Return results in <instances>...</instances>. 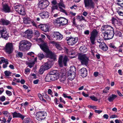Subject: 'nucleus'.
<instances>
[{
  "mask_svg": "<svg viewBox=\"0 0 123 123\" xmlns=\"http://www.w3.org/2000/svg\"><path fill=\"white\" fill-rule=\"evenodd\" d=\"M12 119V116L11 115L9 116L8 117V119L7 121V122H7L8 123H10Z\"/></svg>",
  "mask_w": 123,
  "mask_h": 123,
  "instance_id": "nucleus-55",
  "label": "nucleus"
},
{
  "mask_svg": "<svg viewBox=\"0 0 123 123\" xmlns=\"http://www.w3.org/2000/svg\"><path fill=\"white\" fill-rule=\"evenodd\" d=\"M25 33L26 35L28 38L30 39L32 37V31L27 30L25 31Z\"/></svg>",
  "mask_w": 123,
  "mask_h": 123,
  "instance_id": "nucleus-24",
  "label": "nucleus"
},
{
  "mask_svg": "<svg viewBox=\"0 0 123 123\" xmlns=\"http://www.w3.org/2000/svg\"><path fill=\"white\" fill-rule=\"evenodd\" d=\"M2 10L6 13H9L11 11V7L7 4H5L2 6Z\"/></svg>",
  "mask_w": 123,
  "mask_h": 123,
  "instance_id": "nucleus-16",
  "label": "nucleus"
},
{
  "mask_svg": "<svg viewBox=\"0 0 123 123\" xmlns=\"http://www.w3.org/2000/svg\"><path fill=\"white\" fill-rule=\"evenodd\" d=\"M0 36L1 38L2 37L6 40L8 37V35L5 28L3 27L0 26Z\"/></svg>",
  "mask_w": 123,
  "mask_h": 123,
  "instance_id": "nucleus-10",
  "label": "nucleus"
},
{
  "mask_svg": "<svg viewBox=\"0 0 123 123\" xmlns=\"http://www.w3.org/2000/svg\"><path fill=\"white\" fill-rule=\"evenodd\" d=\"M102 30L104 31L103 33L104 38L105 40L112 39L113 37L114 33L113 28L111 26L107 25H103L102 26Z\"/></svg>",
  "mask_w": 123,
  "mask_h": 123,
  "instance_id": "nucleus-1",
  "label": "nucleus"
},
{
  "mask_svg": "<svg viewBox=\"0 0 123 123\" xmlns=\"http://www.w3.org/2000/svg\"><path fill=\"white\" fill-rule=\"evenodd\" d=\"M30 69L29 68H27L25 69V73L26 74H27L30 73Z\"/></svg>",
  "mask_w": 123,
  "mask_h": 123,
  "instance_id": "nucleus-51",
  "label": "nucleus"
},
{
  "mask_svg": "<svg viewBox=\"0 0 123 123\" xmlns=\"http://www.w3.org/2000/svg\"><path fill=\"white\" fill-rule=\"evenodd\" d=\"M76 71V69L74 66L70 67L67 73L68 77L70 80H72L74 79L75 77Z\"/></svg>",
  "mask_w": 123,
  "mask_h": 123,
  "instance_id": "nucleus-4",
  "label": "nucleus"
},
{
  "mask_svg": "<svg viewBox=\"0 0 123 123\" xmlns=\"http://www.w3.org/2000/svg\"><path fill=\"white\" fill-rule=\"evenodd\" d=\"M67 43L69 45H72L75 44L78 41V38L77 37H74L71 36L68 37L66 38Z\"/></svg>",
  "mask_w": 123,
  "mask_h": 123,
  "instance_id": "nucleus-9",
  "label": "nucleus"
},
{
  "mask_svg": "<svg viewBox=\"0 0 123 123\" xmlns=\"http://www.w3.org/2000/svg\"><path fill=\"white\" fill-rule=\"evenodd\" d=\"M82 94L84 96L86 97H87L89 96V95L88 94H86L84 92H82Z\"/></svg>",
  "mask_w": 123,
  "mask_h": 123,
  "instance_id": "nucleus-63",
  "label": "nucleus"
},
{
  "mask_svg": "<svg viewBox=\"0 0 123 123\" xmlns=\"http://www.w3.org/2000/svg\"><path fill=\"white\" fill-rule=\"evenodd\" d=\"M69 61V59L68 57L65 55L63 57L62 55H60L58 62L60 67H62L64 65L65 66H67L68 61Z\"/></svg>",
  "mask_w": 123,
  "mask_h": 123,
  "instance_id": "nucleus-6",
  "label": "nucleus"
},
{
  "mask_svg": "<svg viewBox=\"0 0 123 123\" xmlns=\"http://www.w3.org/2000/svg\"><path fill=\"white\" fill-rule=\"evenodd\" d=\"M56 71L53 70L50 71L48 74L51 75H52V76H53L54 75H56Z\"/></svg>",
  "mask_w": 123,
  "mask_h": 123,
  "instance_id": "nucleus-37",
  "label": "nucleus"
},
{
  "mask_svg": "<svg viewBox=\"0 0 123 123\" xmlns=\"http://www.w3.org/2000/svg\"><path fill=\"white\" fill-rule=\"evenodd\" d=\"M85 7L87 9L94 8V3L92 0H84Z\"/></svg>",
  "mask_w": 123,
  "mask_h": 123,
  "instance_id": "nucleus-11",
  "label": "nucleus"
},
{
  "mask_svg": "<svg viewBox=\"0 0 123 123\" xmlns=\"http://www.w3.org/2000/svg\"><path fill=\"white\" fill-rule=\"evenodd\" d=\"M77 19L79 20L80 21H81L82 20H85V18L82 16H77Z\"/></svg>",
  "mask_w": 123,
  "mask_h": 123,
  "instance_id": "nucleus-40",
  "label": "nucleus"
},
{
  "mask_svg": "<svg viewBox=\"0 0 123 123\" xmlns=\"http://www.w3.org/2000/svg\"><path fill=\"white\" fill-rule=\"evenodd\" d=\"M48 92L49 94L51 95L53 93V92L50 89H48Z\"/></svg>",
  "mask_w": 123,
  "mask_h": 123,
  "instance_id": "nucleus-62",
  "label": "nucleus"
},
{
  "mask_svg": "<svg viewBox=\"0 0 123 123\" xmlns=\"http://www.w3.org/2000/svg\"><path fill=\"white\" fill-rule=\"evenodd\" d=\"M49 2L48 0H41L39 3V6L41 8L44 9L49 5Z\"/></svg>",
  "mask_w": 123,
  "mask_h": 123,
  "instance_id": "nucleus-13",
  "label": "nucleus"
},
{
  "mask_svg": "<svg viewBox=\"0 0 123 123\" xmlns=\"http://www.w3.org/2000/svg\"><path fill=\"white\" fill-rule=\"evenodd\" d=\"M30 23H31L32 25L35 27H37V25L35 23V22L34 21H31Z\"/></svg>",
  "mask_w": 123,
  "mask_h": 123,
  "instance_id": "nucleus-59",
  "label": "nucleus"
},
{
  "mask_svg": "<svg viewBox=\"0 0 123 123\" xmlns=\"http://www.w3.org/2000/svg\"><path fill=\"white\" fill-rule=\"evenodd\" d=\"M51 37L52 39L54 40H60L63 38L62 35L58 32H55L52 34H51Z\"/></svg>",
  "mask_w": 123,
  "mask_h": 123,
  "instance_id": "nucleus-12",
  "label": "nucleus"
},
{
  "mask_svg": "<svg viewBox=\"0 0 123 123\" xmlns=\"http://www.w3.org/2000/svg\"><path fill=\"white\" fill-rule=\"evenodd\" d=\"M117 12L119 15L123 16V12L118 10Z\"/></svg>",
  "mask_w": 123,
  "mask_h": 123,
  "instance_id": "nucleus-61",
  "label": "nucleus"
},
{
  "mask_svg": "<svg viewBox=\"0 0 123 123\" xmlns=\"http://www.w3.org/2000/svg\"><path fill=\"white\" fill-rule=\"evenodd\" d=\"M5 99L6 98L4 96H3L0 97V100L2 101H4L5 100Z\"/></svg>",
  "mask_w": 123,
  "mask_h": 123,
  "instance_id": "nucleus-54",
  "label": "nucleus"
},
{
  "mask_svg": "<svg viewBox=\"0 0 123 123\" xmlns=\"http://www.w3.org/2000/svg\"><path fill=\"white\" fill-rule=\"evenodd\" d=\"M82 53H84L86 52L87 51V49L86 47L84 46H81L79 48Z\"/></svg>",
  "mask_w": 123,
  "mask_h": 123,
  "instance_id": "nucleus-27",
  "label": "nucleus"
},
{
  "mask_svg": "<svg viewBox=\"0 0 123 123\" xmlns=\"http://www.w3.org/2000/svg\"><path fill=\"white\" fill-rule=\"evenodd\" d=\"M38 27L44 32L48 31L49 29L48 25H38Z\"/></svg>",
  "mask_w": 123,
  "mask_h": 123,
  "instance_id": "nucleus-19",
  "label": "nucleus"
},
{
  "mask_svg": "<svg viewBox=\"0 0 123 123\" xmlns=\"http://www.w3.org/2000/svg\"><path fill=\"white\" fill-rule=\"evenodd\" d=\"M12 114L13 115V118H20L22 120H23L25 116L22 115L21 114L19 113H17L16 112H15L14 113H12Z\"/></svg>",
  "mask_w": 123,
  "mask_h": 123,
  "instance_id": "nucleus-17",
  "label": "nucleus"
},
{
  "mask_svg": "<svg viewBox=\"0 0 123 123\" xmlns=\"http://www.w3.org/2000/svg\"><path fill=\"white\" fill-rule=\"evenodd\" d=\"M58 8V6H52L51 7V12H53V11L55 9H57Z\"/></svg>",
  "mask_w": 123,
  "mask_h": 123,
  "instance_id": "nucleus-39",
  "label": "nucleus"
},
{
  "mask_svg": "<svg viewBox=\"0 0 123 123\" xmlns=\"http://www.w3.org/2000/svg\"><path fill=\"white\" fill-rule=\"evenodd\" d=\"M122 24L121 22H120L118 21H117V22L116 23V24H115L114 25L116 26H120Z\"/></svg>",
  "mask_w": 123,
  "mask_h": 123,
  "instance_id": "nucleus-56",
  "label": "nucleus"
},
{
  "mask_svg": "<svg viewBox=\"0 0 123 123\" xmlns=\"http://www.w3.org/2000/svg\"><path fill=\"white\" fill-rule=\"evenodd\" d=\"M99 48L105 51L108 49V47L104 43L101 45H99Z\"/></svg>",
  "mask_w": 123,
  "mask_h": 123,
  "instance_id": "nucleus-23",
  "label": "nucleus"
},
{
  "mask_svg": "<svg viewBox=\"0 0 123 123\" xmlns=\"http://www.w3.org/2000/svg\"><path fill=\"white\" fill-rule=\"evenodd\" d=\"M60 21H61V25H65L68 23V21L64 18L60 17Z\"/></svg>",
  "mask_w": 123,
  "mask_h": 123,
  "instance_id": "nucleus-22",
  "label": "nucleus"
},
{
  "mask_svg": "<svg viewBox=\"0 0 123 123\" xmlns=\"http://www.w3.org/2000/svg\"><path fill=\"white\" fill-rule=\"evenodd\" d=\"M16 4H14V7L15 11L21 15H25V12L23 6L22 5H18Z\"/></svg>",
  "mask_w": 123,
  "mask_h": 123,
  "instance_id": "nucleus-7",
  "label": "nucleus"
},
{
  "mask_svg": "<svg viewBox=\"0 0 123 123\" xmlns=\"http://www.w3.org/2000/svg\"><path fill=\"white\" fill-rule=\"evenodd\" d=\"M39 46L41 49L47 54V56L48 57L54 60L56 58V55L54 53L49 50L48 47L46 43L40 44Z\"/></svg>",
  "mask_w": 123,
  "mask_h": 123,
  "instance_id": "nucleus-2",
  "label": "nucleus"
},
{
  "mask_svg": "<svg viewBox=\"0 0 123 123\" xmlns=\"http://www.w3.org/2000/svg\"><path fill=\"white\" fill-rule=\"evenodd\" d=\"M0 60L3 63H6L8 62V60L7 59H5L4 58L2 57L0 58Z\"/></svg>",
  "mask_w": 123,
  "mask_h": 123,
  "instance_id": "nucleus-41",
  "label": "nucleus"
},
{
  "mask_svg": "<svg viewBox=\"0 0 123 123\" xmlns=\"http://www.w3.org/2000/svg\"><path fill=\"white\" fill-rule=\"evenodd\" d=\"M59 8L60 9V11H61L64 13L66 15H67V14L65 10L63 9L61 7H59Z\"/></svg>",
  "mask_w": 123,
  "mask_h": 123,
  "instance_id": "nucleus-49",
  "label": "nucleus"
},
{
  "mask_svg": "<svg viewBox=\"0 0 123 123\" xmlns=\"http://www.w3.org/2000/svg\"><path fill=\"white\" fill-rule=\"evenodd\" d=\"M121 34V33L119 31H117L115 32V34L117 36H120Z\"/></svg>",
  "mask_w": 123,
  "mask_h": 123,
  "instance_id": "nucleus-53",
  "label": "nucleus"
},
{
  "mask_svg": "<svg viewBox=\"0 0 123 123\" xmlns=\"http://www.w3.org/2000/svg\"><path fill=\"white\" fill-rule=\"evenodd\" d=\"M89 107L90 108H92L94 109H97L96 107V106H92L91 105H89Z\"/></svg>",
  "mask_w": 123,
  "mask_h": 123,
  "instance_id": "nucleus-64",
  "label": "nucleus"
},
{
  "mask_svg": "<svg viewBox=\"0 0 123 123\" xmlns=\"http://www.w3.org/2000/svg\"><path fill=\"white\" fill-rule=\"evenodd\" d=\"M43 96L46 98L48 101H50L51 100V98L45 93H43L42 94Z\"/></svg>",
  "mask_w": 123,
  "mask_h": 123,
  "instance_id": "nucleus-29",
  "label": "nucleus"
},
{
  "mask_svg": "<svg viewBox=\"0 0 123 123\" xmlns=\"http://www.w3.org/2000/svg\"><path fill=\"white\" fill-rule=\"evenodd\" d=\"M37 61V58H35L34 59V62L31 63L27 62L26 63V64L28 65V66L30 68L33 67L35 64V62Z\"/></svg>",
  "mask_w": 123,
  "mask_h": 123,
  "instance_id": "nucleus-28",
  "label": "nucleus"
},
{
  "mask_svg": "<svg viewBox=\"0 0 123 123\" xmlns=\"http://www.w3.org/2000/svg\"><path fill=\"white\" fill-rule=\"evenodd\" d=\"M53 23L55 26H60L61 25L60 18L56 19L54 21Z\"/></svg>",
  "mask_w": 123,
  "mask_h": 123,
  "instance_id": "nucleus-25",
  "label": "nucleus"
},
{
  "mask_svg": "<svg viewBox=\"0 0 123 123\" xmlns=\"http://www.w3.org/2000/svg\"><path fill=\"white\" fill-rule=\"evenodd\" d=\"M10 24V21L6 19L1 18L0 19V24L3 25H7Z\"/></svg>",
  "mask_w": 123,
  "mask_h": 123,
  "instance_id": "nucleus-21",
  "label": "nucleus"
},
{
  "mask_svg": "<svg viewBox=\"0 0 123 123\" xmlns=\"http://www.w3.org/2000/svg\"><path fill=\"white\" fill-rule=\"evenodd\" d=\"M90 98L92 100L95 101H98V99L97 98L93 96H90Z\"/></svg>",
  "mask_w": 123,
  "mask_h": 123,
  "instance_id": "nucleus-46",
  "label": "nucleus"
},
{
  "mask_svg": "<svg viewBox=\"0 0 123 123\" xmlns=\"http://www.w3.org/2000/svg\"><path fill=\"white\" fill-rule=\"evenodd\" d=\"M59 99L61 102L63 103L64 104L66 103L65 102L63 99V98L61 97Z\"/></svg>",
  "mask_w": 123,
  "mask_h": 123,
  "instance_id": "nucleus-57",
  "label": "nucleus"
},
{
  "mask_svg": "<svg viewBox=\"0 0 123 123\" xmlns=\"http://www.w3.org/2000/svg\"><path fill=\"white\" fill-rule=\"evenodd\" d=\"M84 34L85 35H88L89 34V31L88 30H86L84 31Z\"/></svg>",
  "mask_w": 123,
  "mask_h": 123,
  "instance_id": "nucleus-58",
  "label": "nucleus"
},
{
  "mask_svg": "<svg viewBox=\"0 0 123 123\" xmlns=\"http://www.w3.org/2000/svg\"><path fill=\"white\" fill-rule=\"evenodd\" d=\"M46 116V113L44 111L38 112L36 114V118L39 121H41L45 119Z\"/></svg>",
  "mask_w": 123,
  "mask_h": 123,
  "instance_id": "nucleus-8",
  "label": "nucleus"
},
{
  "mask_svg": "<svg viewBox=\"0 0 123 123\" xmlns=\"http://www.w3.org/2000/svg\"><path fill=\"white\" fill-rule=\"evenodd\" d=\"M3 114L5 116L8 117V116H7L8 114H9V113L7 111H2Z\"/></svg>",
  "mask_w": 123,
  "mask_h": 123,
  "instance_id": "nucleus-52",
  "label": "nucleus"
},
{
  "mask_svg": "<svg viewBox=\"0 0 123 123\" xmlns=\"http://www.w3.org/2000/svg\"><path fill=\"white\" fill-rule=\"evenodd\" d=\"M30 19L29 18H25L24 19V22L25 24H28L30 23Z\"/></svg>",
  "mask_w": 123,
  "mask_h": 123,
  "instance_id": "nucleus-33",
  "label": "nucleus"
},
{
  "mask_svg": "<svg viewBox=\"0 0 123 123\" xmlns=\"http://www.w3.org/2000/svg\"><path fill=\"white\" fill-rule=\"evenodd\" d=\"M59 3L58 4V5L59 7L62 6L65 8V6L63 4V2L62 0H59Z\"/></svg>",
  "mask_w": 123,
  "mask_h": 123,
  "instance_id": "nucleus-36",
  "label": "nucleus"
},
{
  "mask_svg": "<svg viewBox=\"0 0 123 123\" xmlns=\"http://www.w3.org/2000/svg\"><path fill=\"white\" fill-rule=\"evenodd\" d=\"M23 55L22 53L21 52L17 51V54L16 55V57H18L21 58H22L23 56Z\"/></svg>",
  "mask_w": 123,
  "mask_h": 123,
  "instance_id": "nucleus-35",
  "label": "nucleus"
},
{
  "mask_svg": "<svg viewBox=\"0 0 123 123\" xmlns=\"http://www.w3.org/2000/svg\"><path fill=\"white\" fill-rule=\"evenodd\" d=\"M34 31V34L35 36L37 37H38L40 35L39 31H38L36 30Z\"/></svg>",
  "mask_w": 123,
  "mask_h": 123,
  "instance_id": "nucleus-45",
  "label": "nucleus"
},
{
  "mask_svg": "<svg viewBox=\"0 0 123 123\" xmlns=\"http://www.w3.org/2000/svg\"><path fill=\"white\" fill-rule=\"evenodd\" d=\"M96 37L93 36L91 35L90 37V40L92 44H95L94 42L95 40V37Z\"/></svg>",
  "mask_w": 123,
  "mask_h": 123,
  "instance_id": "nucleus-32",
  "label": "nucleus"
},
{
  "mask_svg": "<svg viewBox=\"0 0 123 123\" xmlns=\"http://www.w3.org/2000/svg\"><path fill=\"white\" fill-rule=\"evenodd\" d=\"M98 33V32L97 30L96 29H94L92 32L91 35L96 37Z\"/></svg>",
  "mask_w": 123,
  "mask_h": 123,
  "instance_id": "nucleus-34",
  "label": "nucleus"
},
{
  "mask_svg": "<svg viewBox=\"0 0 123 123\" xmlns=\"http://www.w3.org/2000/svg\"><path fill=\"white\" fill-rule=\"evenodd\" d=\"M117 4L118 5L120 6L123 7V1L120 3H117Z\"/></svg>",
  "mask_w": 123,
  "mask_h": 123,
  "instance_id": "nucleus-60",
  "label": "nucleus"
},
{
  "mask_svg": "<svg viewBox=\"0 0 123 123\" xmlns=\"http://www.w3.org/2000/svg\"><path fill=\"white\" fill-rule=\"evenodd\" d=\"M43 67L45 70H46L50 68V65L47 63H46L44 66H43Z\"/></svg>",
  "mask_w": 123,
  "mask_h": 123,
  "instance_id": "nucleus-38",
  "label": "nucleus"
},
{
  "mask_svg": "<svg viewBox=\"0 0 123 123\" xmlns=\"http://www.w3.org/2000/svg\"><path fill=\"white\" fill-rule=\"evenodd\" d=\"M51 43H52L54 44H55V46L57 49H61V47L60 45L59 44L56 43L54 41H52L51 42Z\"/></svg>",
  "mask_w": 123,
  "mask_h": 123,
  "instance_id": "nucleus-31",
  "label": "nucleus"
},
{
  "mask_svg": "<svg viewBox=\"0 0 123 123\" xmlns=\"http://www.w3.org/2000/svg\"><path fill=\"white\" fill-rule=\"evenodd\" d=\"M19 45V49L21 51L29 50L31 46V44L30 42L25 40H22Z\"/></svg>",
  "mask_w": 123,
  "mask_h": 123,
  "instance_id": "nucleus-3",
  "label": "nucleus"
},
{
  "mask_svg": "<svg viewBox=\"0 0 123 123\" xmlns=\"http://www.w3.org/2000/svg\"><path fill=\"white\" fill-rule=\"evenodd\" d=\"M111 20L112 24L114 25L115 24H116V23L118 21L116 18L114 17H112V18Z\"/></svg>",
  "mask_w": 123,
  "mask_h": 123,
  "instance_id": "nucleus-43",
  "label": "nucleus"
},
{
  "mask_svg": "<svg viewBox=\"0 0 123 123\" xmlns=\"http://www.w3.org/2000/svg\"><path fill=\"white\" fill-rule=\"evenodd\" d=\"M51 3L52 6H57V5H56L57 3L55 0H54L52 1Z\"/></svg>",
  "mask_w": 123,
  "mask_h": 123,
  "instance_id": "nucleus-48",
  "label": "nucleus"
},
{
  "mask_svg": "<svg viewBox=\"0 0 123 123\" xmlns=\"http://www.w3.org/2000/svg\"><path fill=\"white\" fill-rule=\"evenodd\" d=\"M40 15L43 19L47 18L49 16L48 12L46 11L42 12L40 13Z\"/></svg>",
  "mask_w": 123,
  "mask_h": 123,
  "instance_id": "nucleus-20",
  "label": "nucleus"
},
{
  "mask_svg": "<svg viewBox=\"0 0 123 123\" xmlns=\"http://www.w3.org/2000/svg\"><path fill=\"white\" fill-rule=\"evenodd\" d=\"M6 94L9 96H10L12 95V92L6 90Z\"/></svg>",
  "mask_w": 123,
  "mask_h": 123,
  "instance_id": "nucleus-50",
  "label": "nucleus"
},
{
  "mask_svg": "<svg viewBox=\"0 0 123 123\" xmlns=\"http://www.w3.org/2000/svg\"><path fill=\"white\" fill-rule=\"evenodd\" d=\"M57 76L56 75H54L52 76L49 74H48L46 76L45 80L47 82H49L51 81L56 80Z\"/></svg>",
  "mask_w": 123,
  "mask_h": 123,
  "instance_id": "nucleus-15",
  "label": "nucleus"
},
{
  "mask_svg": "<svg viewBox=\"0 0 123 123\" xmlns=\"http://www.w3.org/2000/svg\"><path fill=\"white\" fill-rule=\"evenodd\" d=\"M45 70L43 66H41L39 70V73L40 74H42L44 71Z\"/></svg>",
  "mask_w": 123,
  "mask_h": 123,
  "instance_id": "nucleus-42",
  "label": "nucleus"
},
{
  "mask_svg": "<svg viewBox=\"0 0 123 123\" xmlns=\"http://www.w3.org/2000/svg\"><path fill=\"white\" fill-rule=\"evenodd\" d=\"M78 58L82 64L86 65L88 64L89 59L86 54H79Z\"/></svg>",
  "mask_w": 123,
  "mask_h": 123,
  "instance_id": "nucleus-5",
  "label": "nucleus"
},
{
  "mask_svg": "<svg viewBox=\"0 0 123 123\" xmlns=\"http://www.w3.org/2000/svg\"><path fill=\"white\" fill-rule=\"evenodd\" d=\"M11 73L8 71H6L4 72V74L6 76H9L11 75Z\"/></svg>",
  "mask_w": 123,
  "mask_h": 123,
  "instance_id": "nucleus-47",
  "label": "nucleus"
},
{
  "mask_svg": "<svg viewBox=\"0 0 123 123\" xmlns=\"http://www.w3.org/2000/svg\"><path fill=\"white\" fill-rule=\"evenodd\" d=\"M97 42L99 43V45H101L104 43L103 40L101 39H97Z\"/></svg>",
  "mask_w": 123,
  "mask_h": 123,
  "instance_id": "nucleus-44",
  "label": "nucleus"
},
{
  "mask_svg": "<svg viewBox=\"0 0 123 123\" xmlns=\"http://www.w3.org/2000/svg\"><path fill=\"white\" fill-rule=\"evenodd\" d=\"M38 57L39 60H41L44 58L45 56L44 54L42 52L38 54Z\"/></svg>",
  "mask_w": 123,
  "mask_h": 123,
  "instance_id": "nucleus-30",
  "label": "nucleus"
},
{
  "mask_svg": "<svg viewBox=\"0 0 123 123\" xmlns=\"http://www.w3.org/2000/svg\"><path fill=\"white\" fill-rule=\"evenodd\" d=\"M79 72L81 76L83 77H86L87 75V70L85 68H82L79 70Z\"/></svg>",
  "mask_w": 123,
  "mask_h": 123,
  "instance_id": "nucleus-18",
  "label": "nucleus"
},
{
  "mask_svg": "<svg viewBox=\"0 0 123 123\" xmlns=\"http://www.w3.org/2000/svg\"><path fill=\"white\" fill-rule=\"evenodd\" d=\"M6 52L9 54L11 53L13 50V45L12 43H6L5 47Z\"/></svg>",
  "mask_w": 123,
  "mask_h": 123,
  "instance_id": "nucleus-14",
  "label": "nucleus"
},
{
  "mask_svg": "<svg viewBox=\"0 0 123 123\" xmlns=\"http://www.w3.org/2000/svg\"><path fill=\"white\" fill-rule=\"evenodd\" d=\"M117 97V96L116 95L112 94L111 96H109L108 98V99L110 102H112Z\"/></svg>",
  "mask_w": 123,
  "mask_h": 123,
  "instance_id": "nucleus-26",
  "label": "nucleus"
}]
</instances>
